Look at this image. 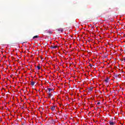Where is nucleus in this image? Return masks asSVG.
Returning a JSON list of instances; mask_svg holds the SVG:
<instances>
[{
  "mask_svg": "<svg viewBox=\"0 0 125 125\" xmlns=\"http://www.w3.org/2000/svg\"><path fill=\"white\" fill-rule=\"evenodd\" d=\"M109 125H116V123L113 122L112 121H110L109 122Z\"/></svg>",
  "mask_w": 125,
  "mask_h": 125,
  "instance_id": "1",
  "label": "nucleus"
},
{
  "mask_svg": "<svg viewBox=\"0 0 125 125\" xmlns=\"http://www.w3.org/2000/svg\"><path fill=\"white\" fill-rule=\"evenodd\" d=\"M52 96V94L51 93H48V98H50Z\"/></svg>",
  "mask_w": 125,
  "mask_h": 125,
  "instance_id": "2",
  "label": "nucleus"
},
{
  "mask_svg": "<svg viewBox=\"0 0 125 125\" xmlns=\"http://www.w3.org/2000/svg\"><path fill=\"white\" fill-rule=\"evenodd\" d=\"M47 90L48 91V93H50V91H52V90H53V89H51L50 88H48Z\"/></svg>",
  "mask_w": 125,
  "mask_h": 125,
  "instance_id": "3",
  "label": "nucleus"
},
{
  "mask_svg": "<svg viewBox=\"0 0 125 125\" xmlns=\"http://www.w3.org/2000/svg\"><path fill=\"white\" fill-rule=\"evenodd\" d=\"M58 31H59V32H61V33H62L63 32V29L62 28H59L58 29Z\"/></svg>",
  "mask_w": 125,
  "mask_h": 125,
  "instance_id": "4",
  "label": "nucleus"
},
{
  "mask_svg": "<svg viewBox=\"0 0 125 125\" xmlns=\"http://www.w3.org/2000/svg\"><path fill=\"white\" fill-rule=\"evenodd\" d=\"M51 109L52 111H54L55 110V106L53 105V106H52Z\"/></svg>",
  "mask_w": 125,
  "mask_h": 125,
  "instance_id": "5",
  "label": "nucleus"
},
{
  "mask_svg": "<svg viewBox=\"0 0 125 125\" xmlns=\"http://www.w3.org/2000/svg\"><path fill=\"white\" fill-rule=\"evenodd\" d=\"M39 38H40V37H39V36H38V35H36V36L33 37V39L34 40V39H38Z\"/></svg>",
  "mask_w": 125,
  "mask_h": 125,
  "instance_id": "6",
  "label": "nucleus"
},
{
  "mask_svg": "<svg viewBox=\"0 0 125 125\" xmlns=\"http://www.w3.org/2000/svg\"><path fill=\"white\" fill-rule=\"evenodd\" d=\"M31 85H35V82H32L31 83Z\"/></svg>",
  "mask_w": 125,
  "mask_h": 125,
  "instance_id": "7",
  "label": "nucleus"
},
{
  "mask_svg": "<svg viewBox=\"0 0 125 125\" xmlns=\"http://www.w3.org/2000/svg\"><path fill=\"white\" fill-rule=\"evenodd\" d=\"M37 68H38V70H40V69H41V67L40 66H38Z\"/></svg>",
  "mask_w": 125,
  "mask_h": 125,
  "instance_id": "8",
  "label": "nucleus"
},
{
  "mask_svg": "<svg viewBox=\"0 0 125 125\" xmlns=\"http://www.w3.org/2000/svg\"><path fill=\"white\" fill-rule=\"evenodd\" d=\"M53 48H57V46H54L53 47Z\"/></svg>",
  "mask_w": 125,
  "mask_h": 125,
  "instance_id": "9",
  "label": "nucleus"
},
{
  "mask_svg": "<svg viewBox=\"0 0 125 125\" xmlns=\"http://www.w3.org/2000/svg\"><path fill=\"white\" fill-rule=\"evenodd\" d=\"M90 90H92V88H90Z\"/></svg>",
  "mask_w": 125,
  "mask_h": 125,
  "instance_id": "10",
  "label": "nucleus"
}]
</instances>
